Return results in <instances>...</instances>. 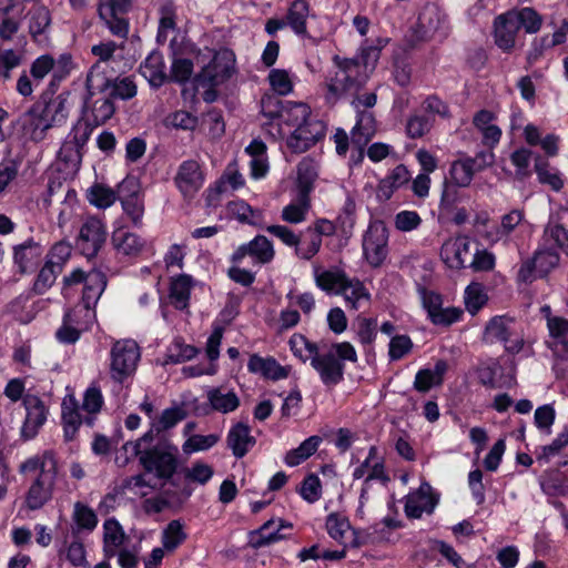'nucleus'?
<instances>
[{
    "instance_id": "1",
    "label": "nucleus",
    "mask_w": 568,
    "mask_h": 568,
    "mask_svg": "<svg viewBox=\"0 0 568 568\" xmlns=\"http://www.w3.org/2000/svg\"><path fill=\"white\" fill-rule=\"evenodd\" d=\"M19 473L31 475L23 505L28 510L36 511L48 505L54 496L59 481V469L52 450L34 455L19 466Z\"/></svg>"
},
{
    "instance_id": "2",
    "label": "nucleus",
    "mask_w": 568,
    "mask_h": 568,
    "mask_svg": "<svg viewBox=\"0 0 568 568\" xmlns=\"http://www.w3.org/2000/svg\"><path fill=\"white\" fill-rule=\"evenodd\" d=\"M153 440V429L146 432L139 440L128 442L122 446V450L129 454L121 463L125 466L132 457H139L143 469L153 474L158 479L169 480L178 469V448L170 445H154L142 449V443Z\"/></svg>"
},
{
    "instance_id": "3",
    "label": "nucleus",
    "mask_w": 568,
    "mask_h": 568,
    "mask_svg": "<svg viewBox=\"0 0 568 568\" xmlns=\"http://www.w3.org/2000/svg\"><path fill=\"white\" fill-rule=\"evenodd\" d=\"M280 124L294 128L287 146L296 153L307 151L325 135V123L312 118L311 108L303 102L285 101Z\"/></svg>"
},
{
    "instance_id": "4",
    "label": "nucleus",
    "mask_w": 568,
    "mask_h": 568,
    "mask_svg": "<svg viewBox=\"0 0 568 568\" xmlns=\"http://www.w3.org/2000/svg\"><path fill=\"white\" fill-rule=\"evenodd\" d=\"M334 69L325 77L326 94L328 103L335 104L345 97L355 95L366 84L369 73L363 71V67L356 59H347L335 55Z\"/></svg>"
},
{
    "instance_id": "5",
    "label": "nucleus",
    "mask_w": 568,
    "mask_h": 568,
    "mask_svg": "<svg viewBox=\"0 0 568 568\" xmlns=\"http://www.w3.org/2000/svg\"><path fill=\"white\" fill-rule=\"evenodd\" d=\"M140 359L141 349L134 339L115 341L110 348L109 373L111 379L121 385L131 379Z\"/></svg>"
},
{
    "instance_id": "6",
    "label": "nucleus",
    "mask_w": 568,
    "mask_h": 568,
    "mask_svg": "<svg viewBox=\"0 0 568 568\" xmlns=\"http://www.w3.org/2000/svg\"><path fill=\"white\" fill-rule=\"evenodd\" d=\"M485 336L489 342H500L511 353H518L524 346L520 325L505 315L493 317L485 327Z\"/></svg>"
},
{
    "instance_id": "7",
    "label": "nucleus",
    "mask_w": 568,
    "mask_h": 568,
    "mask_svg": "<svg viewBox=\"0 0 568 568\" xmlns=\"http://www.w3.org/2000/svg\"><path fill=\"white\" fill-rule=\"evenodd\" d=\"M132 0H100L99 17L105 22L110 32L125 39L129 33V20L125 16L132 9Z\"/></svg>"
},
{
    "instance_id": "8",
    "label": "nucleus",
    "mask_w": 568,
    "mask_h": 568,
    "mask_svg": "<svg viewBox=\"0 0 568 568\" xmlns=\"http://www.w3.org/2000/svg\"><path fill=\"white\" fill-rule=\"evenodd\" d=\"M83 283L82 301L88 305H97L106 286V278L101 271L92 270L85 273L81 268L73 270L63 277L64 290Z\"/></svg>"
},
{
    "instance_id": "9",
    "label": "nucleus",
    "mask_w": 568,
    "mask_h": 568,
    "mask_svg": "<svg viewBox=\"0 0 568 568\" xmlns=\"http://www.w3.org/2000/svg\"><path fill=\"white\" fill-rule=\"evenodd\" d=\"M418 295L429 320L435 325L449 326L459 321L463 312L457 307H443L442 295L424 286H418Z\"/></svg>"
},
{
    "instance_id": "10",
    "label": "nucleus",
    "mask_w": 568,
    "mask_h": 568,
    "mask_svg": "<svg viewBox=\"0 0 568 568\" xmlns=\"http://www.w3.org/2000/svg\"><path fill=\"white\" fill-rule=\"evenodd\" d=\"M118 197L133 225H142L144 194L139 180H122L118 185Z\"/></svg>"
},
{
    "instance_id": "11",
    "label": "nucleus",
    "mask_w": 568,
    "mask_h": 568,
    "mask_svg": "<svg viewBox=\"0 0 568 568\" xmlns=\"http://www.w3.org/2000/svg\"><path fill=\"white\" fill-rule=\"evenodd\" d=\"M388 231L383 222L375 221L368 225L363 237V252L367 262L379 266L387 256Z\"/></svg>"
},
{
    "instance_id": "12",
    "label": "nucleus",
    "mask_w": 568,
    "mask_h": 568,
    "mask_svg": "<svg viewBox=\"0 0 568 568\" xmlns=\"http://www.w3.org/2000/svg\"><path fill=\"white\" fill-rule=\"evenodd\" d=\"M26 417L20 428V436L23 440H31L37 437L48 419L49 408L37 395L26 394L23 397Z\"/></svg>"
},
{
    "instance_id": "13",
    "label": "nucleus",
    "mask_w": 568,
    "mask_h": 568,
    "mask_svg": "<svg viewBox=\"0 0 568 568\" xmlns=\"http://www.w3.org/2000/svg\"><path fill=\"white\" fill-rule=\"evenodd\" d=\"M106 239L104 223L98 217H88L80 229L77 246L81 253L91 258L98 254Z\"/></svg>"
},
{
    "instance_id": "14",
    "label": "nucleus",
    "mask_w": 568,
    "mask_h": 568,
    "mask_svg": "<svg viewBox=\"0 0 568 568\" xmlns=\"http://www.w3.org/2000/svg\"><path fill=\"white\" fill-rule=\"evenodd\" d=\"M275 251L272 242L264 235H256L252 241L240 245L231 256V261L239 264L250 256L254 264H268L273 261Z\"/></svg>"
},
{
    "instance_id": "15",
    "label": "nucleus",
    "mask_w": 568,
    "mask_h": 568,
    "mask_svg": "<svg viewBox=\"0 0 568 568\" xmlns=\"http://www.w3.org/2000/svg\"><path fill=\"white\" fill-rule=\"evenodd\" d=\"M85 87L89 93V100L94 97V90L97 87L108 88V93L111 98H120L122 100H129L136 95V85L130 78H123L112 85L109 80L100 74H94L90 71L87 75Z\"/></svg>"
},
{
    "instance_id": "16",
    "label": "nucleus",
    "mask_w": 568,
    "mask_h": 568,
    "mask_svg": "<svg viewBox=\"0 0 568 568\" xmlns=\"http://www.w3.org/2000/svg\"><path fill=\"white\" fill-rule=\"evenodd\" d=\"M70 92H61L55 97H52L48 101H39L36 106H39V111L44 116V121L50 124L51 129L61 126L67 122L72 102L70 101Z\"/></svg>"
},
{
    "instance_id": "17",
    "label": "nucleus",
    "mask_w": 568,
    "mask_h": 568,
    "mask_svg": "<svg viewBox=\"0 0 568 568\" xmlns=\"http://www.w3.org/2000/svg\"><path fill=\"white\" fill-rule=\"evenodd\" d=\"M312 367L318 373L321 381L326 386L337 385L344 377V364L335 357V353L326 351L313 357Z\"/></svg>"
},
{
    "instance_id": "18",
    "label": "nucleus",
    "mask_w": 568,
    "mask_h": 568,
    "mask_svg": "<svg viewBox=\"0 0 568 568\" xmlns=\"http://www.w3.org/2000/svg\"><path fill=\"white\" fill-rule=\"evenodd\" d=\"M440 256L450 268L466 267L473 256L470 242L465 236L449 239L443 244Z\"/></svg>"
},
{
    "instance_id": "19",
    "label": "nucleus",
    "mask_w": 568,
    "mask_h": 568,
    "mask_svg": "<svg viewBox=\"0 0 568 568\" xmlns=\"http://www.w3.org/2000/svg\"><path fill=\"white\" fill-rule=\"evenodd\" d=\"M101 88V94L91 103L85 101L84 121L87 126L97 128L104 124L114 114L115 108L112 98L109 95L108 88Z\"/></svg>"
},
{
    "instance_id": "20",
    "label": "nucleus",
    "mask_w": 568,
    "mask_h": 568,
    "mask_svg": "<svg viewBox=\"0 0 568 568\" xmlns=\"http://www.w3.org/2000/svg\"><path fill=\"white\" fill-rule=\"evenodd\" d=\"M516 16L510 11L499 14L494 21V38L496 45L504 52H510L519 31Z\"/></svg>"
},
{
    "instance_id": "21",
    "label": "nucleus",
    "mask_w": 568,
    "mask_h": 568,
    "mask_svg": "<svg viewBox=\"0 0 568 568\" xmlns=\"http://www.w3.org/2000/svg\"><path fill=\"white\" fill-rule=\"evenodd\" d=\"M432 486L423 483L417 490L408 494L405 501V514L409 518H420L424 513H433L437 500L435 499Z\"/></svg>"
},
{
    "instance_id": "22",
    "label": "nucleus",
    "mask_w": 568,
    "mask_h": 568,
    "mask_svg": "<svg viewBox=\"0 0 568 568\" xmlns=\"http://www.w3.org/2000/svg\"><path fill=\"white\" fill-rule=\"evenodd\" d=\"M376 133L374 113L368 110L356 112V124L351 133V143L358 150V158L363 159L364 148Z\"/></svg>"
},
{
    "instance_id": "23",
    "label": "nucleus",
    "mask_w": 568,
    "mask_h": 568,
    "mask_svg": "<svg viewBox=\"0 0 568 568\" xmlns=\"http://www.w3.org/2000/svg\"><path fill=\"white\" fill-rule=\"evenodd\" d=\"M139 71L154 89L161 88L166 81H169L163 54L158 50L149 53L140 64Z\"/></svg>"
},
{
    "instance_id": "24",
    "label": "nucleus",
    "mask_w": 568,
    "mask_h": 568,
    "mask_svg": "<svg viewBox=\"0 0 568 568\" xmlns=\"http://www.w3.org/2000/svg\"><path fill=\"white\" fill-rule=\"evenodd\" d=\"M20 124L23 135L33 142L43 141L51 129L36 104L20 116Z\"/></svg>"
},
{
    "instance_id": "25",
    "label": "nucleus",
    "mask_w": 568,
    "mask_h": 568,
    "mask_svg": "<svg viewBox=\"0 0 568 568\" xmlns=\"http://www.w3.org/2000/svg\"><path fill=\"white\" fill-rule=\"evenodd\" d=\"M226 443L236 458H243L254 447L256 439L251 435L250 426L239 422L230 428Z\"/></svg>"
},
{
    "instance_id": "26",
    "label": "nucleus",
    "mask_w": 568,
    "mask_h": 568,
    "mask_svg": "<svg viewBox=\"0 0 568 568\" xmlns=\"http://www.w3.org/2000/svg\"><path fill=\"white\" fill-rule=\"evenodd\" d=\"M291 528V524H285L282 519H270L264 523L258 529L250 532V545L255 548H262L275 544L285 538L281 534V529Z\"/></svg>"
},
{
    "instance_id": "27",
    "label": "nucleus",
    "mask_w": 568,
    "mask_h": 568,
    "mask_svg": "<svg viewBox=\"0 0 568 568\" xmlns=\"http://www.w3.org/2000/svg\"><path fill=\"white\" fill-rule=\"evenodd\" d=\"M206 399L211 409L221 414L233 413L241 405V399L236 392L225 386L209 388L206 390Z\"/></svg>"
},
{
    "instance_id": "28",
    "label": "nucleus",
    "mask_w": 568,
    "mask_h": 568,
    "mask_svg": "<svg viewBox=\"0 0 568 568\" xmlns=\"http://www.w3.org/2000/svg\"><path fill=\"white\" fill-rule=\"evenodd\" d=\"M247 369L272 381L284 379L290 374V368L282 366L274 357H261L257 354L250 357Z\"/></svg>"
},
{
    "instance_id": "29",
    "label": "nucleus",
    "mask_w": 568,
    "mask_h": 568,
    "mask_svg": "<svg viewBox=\"0 0 568 568\" xmlns=\"http://www.w3.org/2000/svg\"><path fill=\"white\" fill-rule=\"evenodd\" d=\"M310 11L311 7L307 0H293L287 8L286 23L297 37H310L307 31Z\"/></svg>"
},
{
    "instance_id": "30",
    "label": "nucleus",
    "mask_w": 568,
    "mask_h": 568,
    "mask_svg": "<svg viewBox=\"0 0 568 568\" xmlns=\"http://www.w3.org/2000/svg\"><path fill=\"white\" fill-rule=\"evenodd\" d=\"M42 246L32 239L13 247V260L20 273H27L38 264L42 255Z\"/></svg>"
},
{
    "instance_id": "31",
    "label": "nucleus",
    "mask_w": 568,
    "mask_h": 568,
    "mask_svg": "<svg viewBox=\"0 0 568 568\" xmlns=\"http://www.w3.org/2000/svg\"><path fill=\"white\" fill-rule=\"evenodd\" d=\"M448 369V364L444 359H439L435 363L433 369L423 368L419 369L415 375L413 387L419 393H427L434 386H439L443 383L444 375Z\"/></svg>"
},
{
    "instance_id": "32",
    "label": "nucleus",
    "mask_w": 568,
    "mask_h": 568,
    "mask_svg": "<svg viewBox=\"0 0 568 568\" xmlns=\"http://www.w3.org/2000/svg\"><path fill=\"white\" fill-rule=\"evenodd\" d=\"M112 244L118 254L138 256L145 247V241L138 234L116 230L112 235Z\"/></svg>"
},
{
    "instance_id": "33",
    "label": "nucleus",
    "mask_w": 568,
    "mask_h": 568,
    "mask_svg": "<svg viewBox=\"0 0 568 568\" xmlns=\"http://www.w3.org/2000/svg\"><path fill=\"white\" fill-rule=\"evenodd\" d=\"M348 275L339 267H332L322 271L318 266L314 267V281L318 288L326 293L338 294L345 285Z\"/></svg>"
},
{
    "instance_id": "34",
    "label": "nucleus",
    "mask_w": 568,
    "mask_h": 568,
    "mask_svg": "<svg viewBox=\"0 0 568 568\" xmlns=\"http://www.w3.org/2000/svg\"><path fill=\"white\" fill-rule=\"evenodd\" d=\"M488 155L480 153L475 158H463L452 163L450 178H473L489 165Z\"/></svg>"
},
{
    "instance_id": "35",
    "label": "nucleus",
    "mask_w": 568,
    "mask_h": 568,
    "mask_svg": "<svg viewBox=\"0 0 568 568\" xmlns=\"http://www.w3.org/2000/svg\"><path fill=\"white\" fill-rule=\"evenodd\" d=\"M124 539L125 534L120 523L114 518L106 519L103 524V552L108 559L116 555Z\"/></svg>"
},
{
    "instance_id": "36",
    "label": "nucleus",
    "mask_w": 568,
    "mask_h": 568,
    "mask_svg": "<svg viewBox=\"0 0 568 568\" xmlns=\"http://www.w3.org/2000/svg\"><path fill=\"white\" fill-rule=\"evenodd\" d=\"M26 19L33 41L41 42L51 24L50 11L43 6L33 7L28 11Z\"/></svg>"
},
{
    "instance_id": "37",
    "label": "nucleus",
    "mask_w": 568,
    "mask_h": 568,
    "mask_svg": "<svg viewBox=\"0 0 568 568\" xmlns=\"http://www.w3.org/2000/svg\"><path fill=\"white\" fill-rule=\"evenodd\" d=\"M250 155L248 165L252 178H262L268 171V162L266 158V145L260 140H253L245 149Z\"/></svg>"
},
{
    "instance_id": "38",
    "label": "nucleus",
    "mask_w": 568,
    "mask_h": 568,
    "mask_svg": "<svg viewBox=\"0 0 568 568\" xmlns=\"http://www.w3.org/2000/svg\"><path fill=\"white\" fill-rule=\"evenodd\" d=\"M338 294L344 296L346 305L352 310H358L363 303H367L371 298V294L364 284L359 280L349 276Z\"/></svg>"
},
{
    "instance_id": "39",
    "label": "nucleus",
    "mask_w": 568,
    "mask_h": 568,
    "mask_svg": "<svg viewBox=\"0 0 568 568\" xmlns=\"http://www.w3.org/2000/svg\"><path fill=\"white\" fill-rule=\"evenodd\" d=\"M548 329L552 338L551 347L555 354H568V320L548 317Z\"/></svg>"
},
{
    "instance_id": "40",
    "label": "nucleus",
    "mask_w": 568,
    "mask_h": 568,
    "mask_svg": "<svg viewBox=\"0 0 568 568\" xmlns=\"http://www.w3.org/2000/svg\"><path fill=\"white\" fill-rule=\"evenodd\" d=\"M192 278L189 275H180L173 278L170 286V303L176 310H185L189 306Z\"/></svg>"
},
{
    "instance_id": "41",
    "label": "nucleus",
    "mask_w": 568,
    "mask_h": 568,
    "mask_svg": "<svg viewBox=\"0 0 568 568\" xmlns=\"http://www.w3.org/2000/svg\"><path fill=\"white\" fill-rule=\"evenodd\" d=\"M244 186V180H217L206 191V205L216 207L223 199Z\"/></svg>"
},
{
    "instance_id": "42",
    "label": "nucleus",
    "mask_w": 568,
    "mask_h": 568,
    "mask_svg": "<svg viewBox=\"0 0 568 568\" xmlns=\"http://www.w3.org/2000/svg\"><path fill=\"white\" fill-rule=\"evenodd\" d=\"M322 438L317 435L306 438L297 448L286 453L284 462L290 467H295L310 458L318 448Z\"/></svg>"
},
{
    "instance_id": "43",
    "label": "nucleus",
    "mask_w": 568,
    "mask_h": 568,
    "mask_svg": "<svg viewBox=\"0 0 568 568\" xmlns=\"http://www.w3.org/2000/svg\"><path fill=\"white\" fill-rule=\"evenodd\" d=\"M468 180H444L442 192V206L450 209L466 197Z\"/></svg>"
},
{
    "instance_id": "44",
    "label": "nucleus",
    "mask_w": 568,
    "mask_h": 568,
    "mask_svg": "<svg viewBox=\"0 0 568 568\" xmlns=\"http://www.w3.org/2000/svg\"><path fill=\"white\" fill-rule=\"evenodd\" d=\"M159 16L156 40L164 42L169 32L176 29V7L171 0H165L159 8Z\"/></svg>"
},
{
    "instance_id": "45",
    "label": "nucleus",
    "mask_w": 568,
    "mask_h": 568,
    "mask_svg": "<svg viewBox=\"0 0 568 568\" xmlns=\"http://www.w3.org/2000/svg\"><path fill=\"white\" fill-rule=\"evenodd\" d=\"M72 519L78 530L93 531L99 523L95 511L81 501L74 503Z\"/></svg>"
},
{
    "instance_id": "46",
    "label": "nucleus",
    "mask_w": 568,
    "mask_h": 568,
    "mask_svg": "<svg viewBox=\"0 0 568 568\" xmlns=\"http://www.w3.org/2000/svg\"><path fill=\"white\" fill-rule=\"evenodd\" d=\"M322 239L318 233L307 227L303 233V241L300 240V244L295 246V254L297 257L310 261L321 250Z\"/></svg>"
},
{
    "instance_id": "47",
    "label": "nucleus",
    "mask_w": 568,
    "mask_h": 568,
    "mask_svg": "<svg viewBox=\"0 0 568 568\" xmlns=\"http://www.w3.org/2000/svg\"><path fill=\"white\" fill-rule=\"evenodd\" d=\"M94 306L95 305H88L82 301L81 304L65 313L63 321L84 331L94 320Z\"/></svg>"
},
{
    "instance_id": "48",
    "label": "nucleus",
    "mask_w": 568,
    "mask_h": 568,
    "mask_svg": "<svg viewBox=\"0 0 568 568\" xmlns=\"http://www.w3.org/2000/svg\"><path fill=\"white\" fill-rule=\"evenodd\" d=\"M87 196L90 204L98 209L110 207L116 201V199H119L118 191L114 192L111 187L101 183H94L88 190Z\"/></svg>"
},
{
    "instance_id": "49",
    "label": "nucleus",
    "mask_w": 568,
    "mask_h": 568,
    "mask_svg": "<svg viewBox=\"0 0 568 568\" xmlns=\"http://www.w3.org/2000/svg\"><path fill=\"white\" fill-rule=\"evenodd\" d=\"M213 475V467L202 460H196L190 467L183 469L185 481L202 486L206 485Z\"/></svg>"
},
{
    "instance_id": "50",
    "label": "nucleus",
    "mask_w": 568,
    "mask_h": 568,
    "mask_svg": "<svg viewBox=\"0 0 568 568\" xmlns=\"http://www.w3.org/2000/svg\"><path fill=\"white\" fill-rule=\"evenodd\" d=\"M185 539L186 534L180 520L170 521L162 532V545L168 551L175 550Z\"/></svg>"
},
{
    "instance_id": "51",
    "label": "nucleus",
    "mask_w": 568,
    "mask_h": 568,
    "mask_svg": "<svg viewBox=\"0 0 568 568\" xmlns=\"http://www.w3.org/2000/svg\"><path fill=\"white\" fill-rule=\"evenodd\" d=\"M290 346L293 354L303 362H312L313 357H315L320 352L318 345L316 343L308 341L301 334H294L290 338Z\"/></svg>"
},
{
    "instance_id": "52",
    "label": "nucleus",
    "mask_w": 568,
    "mask_h": 568,
    "mask_svg": "<svg viewBox=\"0 0 568 568\" xmlns=\"http://www.w3.org/2000/svg\"><path fill=\"white\" fill-rule=\"evenodd\" d=\"M510 12L516 16L519 29L523 27L527 33H536L540 30L542 18L535 9L526 7Z\"/></svg>"
},
{
    "instance_id": "53",
    "label": "nucleus",
    "mask_w": 568,
    "mask_h": 568,
    "mask_svg": "<svg viewBox=\"0 0 568 568\" xmlns=\"http://www.w3.org/2000/svg\"><path fill=\"white\" fill-rule=\"evenodd\" d=\"M232 74V67L224 64L221 67L220 57L215 55L213 60L203 69L202 75L212 84L216 85L229 79Z\"/></svg>"
},
{
    "instance_id": "54",
    "label": "nucleus",
    "mask_w": 568,
    "mask_h": 568,
    "mask_svg": "<svg viewBox=\"0 0 568 568\" xmlns=\"http://www.w3.org/2000/svg\"><path fill=\"white\" fill-rule=\"evenodd\" d=\"M220 440V436L216 434L210 435H192L183 444L182 449L184 454L190 455L196 452L209 450L215 446Z\"/></svg>"
},
{
    "instance_id": "55",
    "label": "nucleus",
    "mask_w": 568,
    "mask_h": 568,
    "mask_svg": "<svg viewBox=\"0 0 568 568\" xmlns=\"http://www.w3.org/2000/svg\"><path fill=\"white\" fill-rule=\"evenodd\" d=\"M373 480H378L383 484L389 481V477L385 470L384 460L381 457H378V453L376 454L375 459L371 463L369 471L363 481L361 499H363L365 495L368 493L371 488V483Z\"/></svg>"
},
{
    "instance_id": "56",
    "label": "nucleus",
    "mask_w": 568,
    "mask_h": 568,
    "mask_svg": "<svg viewBox=\"0 0 568 568\" xmlns=\"http://www.w3.org/2000/svg\"><path fill=\"white\" fill-rule=\"evenodd\" d=\"M267 80L272 90L278 95H287L293 91V81L288 71L284 69H272Z\"/></svg>"
},
{
    "instance_id": "57",
    "label": "nucleus",
    "mask_w": 568,
    "mask_h": 568,
    "mask_svg": "<svg viewBox=\"0 0 568 568\" xmlns=\"http://www.w3.org/2000/svg\"><path fill=\"white\" fill-rule=\"evenodd\" d=\"M356 204L349 196L345 200V203L336 217V223L343 235H349L353 231L356 220Z\"/></svg>"
},
{
    "instance_id": "58",
    "label": "nucleus",
    "mask_w": 568,
    "mask_h": 568,
    "mask_svg": "<svg viewBox=\"0 0 568 568\" xmlns=\"http://www.w3.org/2000/svg\"><path fill=\"white\" fill-rule=\"evenodd\" d=\"M487 302V295L484 287L479 283H471L465 290V305L466 310L476 314Z\"/></svg>"
},
{
    "instance_id": "59",
    "label": "nucleus",
    "mask_w": 568,
    "mask_h": 568,
    "mask_svg": "<svg viewBox=\"0 0 568 568\" xmlns=\"http://www.w3.org/2000/svg\"><path fill=\"white\" fill-rule=\"evenodd\" d=\"M65 150H61L59 153V158L55 161L52 169L62 174L63 178H70L77 174L80 164L79 154L72 150H70V155L64 154Z\"/></svg>"
},
{
    "instance_id": "60",
    "label": "nucleus",
    "mask_w": 568,
    "mask_h": 568,
    "mask_svg": "<svg viewBox=\"0 0 568 568\" xmlns=\"http://www.w3.org/2000/svg\"><path fill=\"white\" fill-rule=\"evenodd\" d=\"M532 260L539 277L546 276L559 262V255L552 250L536 251Z\"/></svg>"
},
{
    "instance_id": "61",
    "label": "nucleus",
    "mask_w": 568,
    "mask_h": 568,
    "mask_svg": "<svg viewBox=\"0 0 568 568\" xmlns=\"http://www.w3.org/2000/svg\"><path fill=\"white\" fill-rule=\"evenodd\" d=\"M568 445V427L557 435V437L549 444L539 448L537 459L549 462L552 457L560 454V452Z\"/></svg>"
},
{
    "instance_id": "62",
    "label": "nucleus",
    "mask_w": 568,
    "mask_h": 568,
    "mask_svg": "<svg viewBox=\"0 0 568 568\" xmlns=\"http://www.w3.org/2000/svg\"><path fill=\"white\" fill-rule=\"evenodd\" d=\"M434 124L429 115H412L406 123V132L410 139H419L428 133Z\"/></svg>"
},
{
    "instance_id": "63",
    "label": "nucleus",
    "mask_w": 568,
    "mask_h": 568,
    "mask_svg": "<svg viewBox=\"0 0 568 568\" xmlns=\"http://www.w3.org/2000/svg\"><path fill=\"white\" fill-rule=\"evenodd\" d=\"M326 529L328 535L338 542H343L345 535L351 529L348 519L337 514H331L326 518Z\"/></svg>"
},
{
    "instance_id": "64",
    "label": "nucleus",
    "mask_w": 568,
    "mask_h": 568,
    "mask_svg": "<svg viewBox=\"0 0 568 568\" xmlns=\"http://www.w3.org/2000/svg\"><path fill=\"white\" fill-rule=\"evenodd\" d=\"M71 253L72 247L68 242H58L51 247L47 257V263L55 267L57 271H62L63 265L70 258Z\"/></svg>"
}]
</instances>
